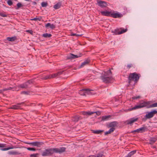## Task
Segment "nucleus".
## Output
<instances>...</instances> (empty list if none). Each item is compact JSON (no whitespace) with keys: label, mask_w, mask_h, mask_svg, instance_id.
<instances>
[{"label":"nucleus","mask_w":157,"mask_h":157,"mask_svg":"<svg viewBox=\"0 0 157 157\" xmlns=\"http://www.w3.org/2000/svg\"><path fill=\"white\" fill-rule=\"evenodd\" d=\"M66 148L62 147L59 148H51L46 149L42 153V155L43 156H49L52 155L54 153L61 154L65 151Z\"/></svg>","instance_id":"nucleus-1"},{"label":"nucleus","mask_w":157,"mask_h":157,"mask_svg":"<svg viewBox=\"0 0 157 157\" xmlns=\"http://www.w3.org/2000/svg\"><path fill=\"white\" fill-rule=\"evenodd\" d=\"M140 76V74H137L136 72L130 73L128 78L129 85H132L135 86L136 84L138 82Z\"/></svg>","instance_id":"nucleus-2"},{"label":"nucleus","mask_w":157,"mask_h":157,"mask_svg":"<svg viewBox=\"0 0 157 157\" xmlns=\"http://www.w3.org/2000/svg\"><path fill=\"white\" fill-rule=\"evenodd\" d=\"M111 74L112 72L109 69L105 72L104 75L101 77V79L103 82L105 83H111L113 81V78L109 75H111Z\"/></svg>","instance_id":"nucleus-3"},{"label":"nucleus","mask_w":157,"mask_h":157,"mask_svg":"<svg viewBox=\"0 0 157 157\" xmlns=\"http://www.w3.org/2000/svg\"><path fill=\"white\" fill-rule=\"evenodd\" d=\"M117 124L118 123L117 121H113L110 123L107 126V127L108 128H111L108 131L105 132V135H106L113 132L115 129V127L117 125Z\"/></svg>","instance_id":"nucleus-4"},{"label":"nucleus","mask_w":157,"mask_h":157,"mask_svg":"<svg viewBox=\"0 0 157 157\" xmlns=\"http://www.w3.org/2000/svg\"><path fill=\"white\" fill-rule=\"evenodd\" d=\"M150 103V101H143L140 103L139 105H136L132 108L128 109V110L129 111L133 110H135L138 109H140L146 106L147 105H149Z\"/></svg>","instance_id":"nucleus-5"},{"label":"nucleus","mask_w":157,"mask_h":157,"mask_svg":"<svg viewBox=\"0 0 157 157\" xmlns=\"http://www.w3.org/2000/svg\"><path fill=\"white\" fill-rule=\"evenodd\" d=\"M63 71H60L56 73L53 74L52 75H49L46 76L42 78V79L44 80H47L48 79L53 78L58 76H59L63 74Z\"/></svg>","instance_id":"nucleus-6"},{"label":"nucleus","mask_w":157,"mask_h":157,"mask_svg":"<svg viewBox=\"0 0 157 157\" xmlns=\"http://www.w3.org/2000/svg\"><path fill=\"white\" fill-rule=\"evenodd\" d=\"M144 117L146 119H150L153 117L155 114H157V111L154 110L150 112H147Z\"/></svg>","instance_id":"nucleus-7"},{"label":"nucleus","mask_w":157,"mask_h":157,"mask_svg":"<svg viewBox=\"0 0 157 157\" xmlns=\"http://www.w3.org/2000/svg\"><path fill=\"white\" fill-rule=\"evenodd\" d=\"M25 104V102H22L20 103H17L15 105H12L9 109L15 110L21 109L22 106Z\"/></svg>","instance_id":"nucleus-8"},{"label":"nucleus","mask_w":157,"mask_h":157,"mask_svg":"<svg viewBox=\"0 0 157 157\" xmlns=\"http://www.w3.org/2000/svg\"><path fill=\"white\" fill-rule=\"evenodd\" d=\"M96 4L103 9L106 7L108 6L106 2L101 0H98Z\"/></svg>","instance_id":"nucleus-9"},{"label":"nucleus","mask_w":157,"mask_h":157,"mask_svg":"<svg viewBox=\"0 0 157 157\" xmlns=\"http://www.w3.org/2000/svg\"><path fill=\"white\" fill-rule=\"evenodd\" d=\"M94 113H96L97 115H99L101 114V112L100 111H97L95 112L91 111H83L82 112V113L84 115L86 116H90Z\"/></svg>","instance_id":"nucleus-10"},{"label":"nucleus","mask_w":157,"mask_h":157,"mask_svg":"<svg viewBox=\"0 0 157 157\" xmlns=\"http://www.w3.org/2000/svg\"><path fill=\"white\" fill-rule=\"evenodd\" d=\"M27 144L31 145L33 146L40 147L44 144V143L42 142L35 141L32 142L27 143Z\"/></svg>","instance_id":"nucleus-11"},{"label":"nucleus","mask_w":157,"mask_h":157,"mask_svg":"<svg viewBox=\"0 0 157 157\" xmlns=\"http://www.w3.org/2000/svg\"><path fill=\"white\" fill-rule=\"evenodd\" d=\"M127 30V29H124L121 28L120 29H116L114 30V32H112L114 33L116 35H119L126 32Z\"/></svg>","instance_id":"nucleus-12"},{"label":"nucleus","mask_w":157,"mask_h":157,"mask_svg":"<svg viewBox=\"0 0 157 157\" xmlns=\"http://www.w3.org/2000/svg\"><path fill=\"white\" fill-rule=\"evenodd\" d=\"M147 128L146 126V127H141L140 128L137 129L136 130L132 131H131V133H134L136 132L137 133H142L143 132H144L145 131H147Z\"/></svg>","instance_id":"nucleus-13"},{"label":"nucleus","mask_w":157,"mask_h":157,"mask_svg":"<svg viewBox=\"0 0 157 157\" xmlns=\"http://www.w3.org/2000/svg\"><path fill=\"white\" fill-rule=\"evenodd\" d=\"M79 94L82 95L86 96L87 94H90L92 93L91 90L89 89H85L81 90L79 92Z\"/></svg>","instance_id":"nucleus-14"},{"label":"nucleus","mask_w":157,"mask_h":157,"mask_svg":"<svg viewBox=\"0 0 157 157\" xmlns=\"http://www.w3.org/2000/svg\"><path fill=\"white\" fill-rule=\"evenodd\" d=\"M111 17L114 18H120L123 17V15L122 14L119 13H116L114 12L113 13L111 12Z\"/></svg>","instance_id":"nucleus-15"},{"label":"nucleus","mask_w":157,"mask_h":157,"mask_svg":"<svg viewBox=\"0 0 157 157\" xmlns=\"http://www.w3.org/2000/svg\"><path fill=\"white\" fill-rule=\"evenodd\" d=\"M82 55V54L81 53H80L76 55L71 53L70 55L67 58L69 59H75L80 57Z\"/></svg>","instance_id":"nucleus-16"},{"label":"nucleus","mask_w":157,"mask_h":157,"mask_svg":"<svg viewBox=\"0 0 157 157\" xmlns=\"http://www.w3.org/2000/svg\"><path fill=\"white\" fill-rule=\"evenodd\" d=\"M138 120V118L133 117L127 121L126 122L128 124H131L134 122L137 121Z\"/></svg>","instance_id":"nucleus-17"},{"label":"nucleus","mask_w":157,"mask_h":157,"mask_svg":"<svg viewBox=\"0 0 157 157\" xmlns=\"http://www.w3.org/2000/svg\"><path fill=\"white\" fill-rule=\"evenodd\" d=\"M82 118L80 116L78 115L72 117V120L74 122H77L79 120L82 119Z\"/></svg>","instance_id":"nucleus-18"},{"label":"nucleus","mask_w":157,"mask_h":157,"mask_svg":"<svg viewBox=\"0 0 157 157\" xmlns=\"http://www.w3.org/2000/svg\"><path fill=\"white\" fill-rule=\"evenodd\" d=\"M101 13L103 16L111 17V12H109L107 11H101Z\"/></svg>","instance_id":"nucleus-19"},{"label":"nucleus","mask_w":157,"mask_h":157,"mask_svg":"<svg viewBox=\"0 0 157 157\" xmlns=\"http://www.w3.org/2000/svg\"><path fill=\"white\" fill-rule=\"evenodd\" d=\"M27 83L26 82L24 83L20 84L19 85L18 87L23 89H27L29 87V85H28Z\"/></svg>","instance_id":"nucleus-20"},{"label":"nucleus","mask_w":157,"mask_h":157,"mask_svg":"<svg viewBox=\"0 0 157 157\" xmlns=\"http://www.w3.org/2000/svg\"><path fill=\"white\" fill-rule=\"evenodd\" d=\"M46 27H49L51 29H53L55 28L56 25L53 24H51L50 23H48L47 24L45 25Z\"/></svg>","instance_id":"nucleus-21"},{"label":"nucleus","mask_w":157,"mask_h":157,"mask_svg":"<svg viewBox=\"0 0 157 157\" xmlns=\"http://www.w3.org/2000/svg\"><path fill=\"white\" fill-rule=\"evenodd\" d=\"M157 140V137H151L149 140L150 143V144H152L155 142Z\"/></svg>","instance_id":"nucleus-22"},{"label":"nucleus","mask_w":157,"mask_h":157,"mask_svg":"<svg viewBox=\"0 0 157 157\" xmlns=\"http://www.w3.org/2000/svg\"><path fill=\"white\" fill-rule=\"evenodd\" d=\"M111 117L110 115H108L107 116H103L101 117V121H108Z\"/></svg>","instance_id":"nucleus-23"},{"label":"nucleus","mask_w":157,"mask_h":157,"mask_svg":"<svg viewBox=\"0 0 157 157\" xmlns=\"http://www.w3.org/2000/svg\"><path fill=\"white\" fill-rule=\"evenodd\" d=\"M61 3L60 2H59L54 5L53 6V8L55 10H57L59 9L61 7Z\"/></svg>","instance_id":"nucleus-24"},{"label":"nucleus","mask_w":157,"mask_h":157,"mask_svg":"<svg viewBox=\"0 0 157 157\" xmlns=\"http://www.w3.org/2000/svg\"><path fill=\"white\" fill-rule=\"evenodd\" d=\"M8 154L10 155H18L20 154V153L16 151H9L8 152Z\"/></svg>","instance_id":"nucleus-25"},{"label":"nucleus","mask_w":157,"mask_h":157,"mask_svg":"<svg viewBox=\"0 0 157 157\" xmlns=\"http://www.w3.org/2000/svg\"><path fill=\"white\" fill-rule=\"evenodd\" d=\"M136 150H134L131 151L128 153V155L125 157H131L134 154L136 153Z\"/></svg>","instance_id":"nucleus-26"},{"label":"nucleus","mask_w":157,"mask_h":157,"mask_svg":"<svg viewBox=\"0 0 157 157\" xmlns=\"http://www.w3.org/2000/svg\"><path fill=\"white\" fill-rule=\"evenodd\" d=\"M90 63V60H85L84 62L82 63L80 67H83L85 65L88 64Z\"/></svg>","instance_id":"nucleus-27"},{"label":"nucleus","mask_w":157,"mask_h":157,"mask_svg":"<svg viewBox=\"0 0 157 157\" xmlns=\"http://www.w3.org/2000/svg\"><path fill=\"white\" fill-rule=\"evenodd\" d=\"M92 132L96 134H99L101 133L102 132H104L103 130H92Z\"/></svg>","instance_id":"nucleus-28"},{"label":"nucleus","mask_w":157,"mask_h":157,"mask_svg":"<svg viewBox=\"0 0 157 157\" xmlns=\"http://www.w3.org/2000/svg\"><path fill=\"white\" fill-rule=\"evenodd\" d=\"M7 39L9 41H13L16 39V37L14 36L12 37H8Z\"/></svg>","instance_id":"nucleus-29"},{"label":"nucleus","mask_w":157,"mask_h":157,"mask_svg":"<svg viewBox=\"0 0 157 157\" xmlns=\"http://www.w3.org/2000/svg\"><path fill=\"white\" fill-rule=\"evenodd\" d=\"M52 35L51 34L47 33H44L43 34L42 36L45 38H49L52 36Z\"/></svg>","instance_id":"nucleus-30"},{"label":"nucleus","mask_w":157,"mask_h":157,"mask_svg":"<svg viewBox=\"0 0 157 157\" xmlns=\"http://www.w3.org/2000/svg\"><path fill=\"white\" fill-rule=\"evenodd\" d=\"M34 82V79H32L29 80H28L27 82H26L27 83H28L27 84L28 85H29V87L30 85L33 83Z\"/></svg>","instance_id":"nucleus-31"},{"label":"nucleus","mask_w":157,"mask_h":157,"mask_svg":"<svg viewBox=\"0 0 157 157\" xmlns=\"http://www.w3.org/2000/svg\"><path fill=\"white\" fill-rule=\"evenodd\" d=\"M157 107V102L155 103L154 104H153L150 105L149 106L147 107V108H153V107Z\"/></svg>","instance_id":"nucleus-32"},{"label":"nucleus","mask_w":157,"mask_h":157,"mask_svg":"<svg viewBox=\"0 0 157 157\" xmlns=\"http://www.w3.org/2000/svg\"><path fill=\"white\" fill-rule=\"evenodd\" d=\"M103 153H104L102 151L99 152L96 155H95V156L96 157H102L103 155Z\"/></svg>","instance_id":"nucleus-33"},{"label":"nucleus","mask_w":157,"mask_h":157,"mask_svg":"<svg viewBox=\"0 0 157 157\" xmlns=\"http://www.w3.org/2000/svg\"><path fill=\"white\" fill-rule=\"evenodd\" d=\"M13 147H8L5 148H1L0 149V150L2 151H5L8 150H9L10 149H13Z\"/></svg>","instance_id":"nucleus-34"},{"label":"nucleus","mask_w":157,"mask_h":157,"mask_svg":"<svg viewBox=\"0 0 157 157\" xmlns=\"http://www.w3.org/2000/svg\"><path fill=\"white\" fill-rule=\"evenodd\" d=\"M0 16L3 17H5L7 16V15L5 12H0Z\"/></svg>","instance_id":"nucleus-35"},{"label":"nucleus","mask_w":157,"mask_h":157,"mask_svg":"<svg viewBox=\"0 0 157 157\" xmlns=\"http://www.w3.org/2000/svg\"><path fill=\"white\" fill-rule=\"evenodd\" d=\"M28 150L33 151H35L36 149L35 148L33 147H25Z\"/></svg>","instance_id":"nucleus-36"},{"label":"nucleus","mask_w":157,"mask_h":157,"mask_svg":"<svg viewBox=\"0 0 157 157\" xmlns=\"http://www.w3.org/2000/svg\"><path fill=\"white\" fill-rule=\"evenodd\" d=\"M42 7H46L48 5V3L46 2H43L41 3Z\"/></svg>","instance_id":"nucleus-37"},{"label":"nucleus","mask_w":157,"mask_h":157,"mask_svg":"<svg viewBox=\"0 0 157 157\" xmlns=\"http://www.w3.org/2000/svg\"><path fill=\"white\" fill-rule=\"evenodd\" d=\"M39 154L38 153L32 154L30 155V157H37Z\"/></svg>","instance_id":"nucleus-38"},{"label":"nucleus","mask_w":157,"mask_h":157,"mask_svg":"<svg viewBox=\"0 0 157 157\" xmlns=\"http://www.w3.org/2000/svg\"><path fill=\"white\" fill-rule=\"evenodd\" d=\"M17 9L21 7L22 6H23L20 3H18L17 4Z\"/></svg>","instance_id":"nucleus-39"},{"label":"nucleus","mask_w":157,"mask_h":157,"mask_svg":"<svg viewBox=\"0 0 157 157\" xmlns=\"http://www.w3.org/2000/svg\"><path fill=\"white\" fill-rule=\"evenodd\" d=\"M7 3L9 6H11L13 4V2L11 0H8Z\"/></svg>","instance_id":"nucleus-40"},{"label":"nucleus","mask_w":157,"mask_h":157,"mask_svg":"<svg viewBox=\"0 0 157 157\" xmlns=\"http://www.w3.org/2000/svg\"><path fill=\"white\" fill-rule=\"evenodd\" d=\"M140 98V96H135L132 97V99H139Z\"/></svg>","instance_id":"nucleus-41"},{"label":"nucleus","mask_w":157,"mask_h":157,"mask_svg":"<svg viewBox=\"0 0 157 157\" xmlns=\"http://www.w3.org/2000/svg\"><path fill=\"white\" fill-rule=\"evenodd\" d=\"M31 20L32 21H36L37 20L40 21V19L39 18H34L31 19Z\"/></svg>","instance_id":"nucleus-42"},{"label":"nucleus","mask_w":157,"mask_h":157,"mask_svg":"<svg viewBox=\"0 0 157 157\" xmlns=\"http://www.w3.org/2000/svg\"><path fill=\"white\" fill-rule=\"evenodd\" d=\"M133 66V65L132 64H129L127 65V67L128 69H129L131 67Z\"/></svg>","instance_id":"nucleus-43"},{"label":"nucleus","mask_w":157,"mask_h":157,"mask_svg":"<svg viewBox=\"0 0 157 157\" xmlns=\"http://www.w3.org/2000/svg\"><path fill=\"white\" fill-rule=\"evenodd\" d=\"M6 144H0V147L3 148L6 147Z\"/></svg>","instance_id":"nucleus-44"},{"label":"nucleus","mask_w":157,"mask_h":157,"mask_svg":"<svg viewBox=\"0 0 157 157\" xmlns=\"http://www.w3.org/2000/svg\"><path fill=\"white\" fill-rule=\"evenodd\" d=\"M12 88L10 87H9L7 88H5L4 90V91H7L8 90H11Z\"/></svg>","instance_id":"nucleus-45"},{"label":"nucleus","mask_w":157,"mask_h":157,"mask_svg":"<svg viewBox=\"0 0 157 157\" xmlns=\"http://www.w3.org/2000/svg\"><path fill=\"white\" fill-rule=\"evenodd\" d=\"M26 31L27 32L31 34H32L33 33V31L32 30H27Z\"/></svg>","instance_id":"nucleus-46"},{"label":"nucleus","mask_w":157,"mask_h":157,"mask_svg":"<svg viewBox=\"0 0 157 157\" xmlns=\"http://www.w3.org/2000/svg\"><path fill=\"white\" fill-rule=\"evenodd\" d=\"M21 94H28V92L26 91H23L21 92Z\"/></svg>","instance_id":"nucleus-47"},{"label":"nucleus","mask_w":157,"mask_h":157,"mask_svg":"<svg viewBox=\"0 0 157 157\" xmlns=\"http://www.w3.org/2000/svg\"><path fill=\"white\" fill-rule=\"evenodd\" d=\"M89 157H96V156L95 155H90L89 156Z\"/></svg>","instance_id":"nucleus-48"},{"label":"nucleus","mask_w":157,"mask_h":157,"mask_svg":"<svg viewBox=\"0 0 157 157\" xmlns=\"http://www.w3.org/2000/svg\"><path fill=\"white\" fill-rule=\"evenodd\" d=\"M71 35L72 36H75L76 35V34H75V33H72V34H71Z\"/></svg>","instance_id":"nucleus-49"},{"label":"nucleus","mask_w":157,"mask_h":157,"mask_svg":"<svg viewBox=\"0 0 157 157\" xmlns=\"http://www.w3.org/2000/svg\"><path fill=\"white\" fill-rule=\"evenodd\" d=\"M153 148H155V147L154 146L153 147Z\"/></svg>","instance_id":"nucleus-50"},{"label":"nucleus","mask_w":157,"mask_h":157,"mask_svg":"<svg viewBox=\"0 0 157 157\" xmlns=\"http://www.w3.org/2000/svg\"><path fill=\"white\" fill-rule=\"evenodd\" d=\"M1 64H2V63H0V65H1Z\"/></svg>","instance_id":"nucleus-51"}]
</instances>
